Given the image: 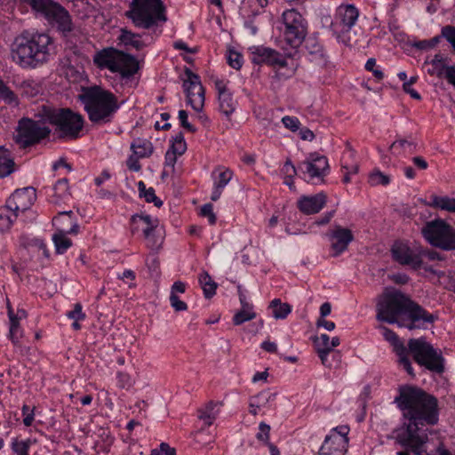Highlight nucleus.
I'll return each instance as SVG.
<instances>
[{
	"label": "nucleus",
	"instance_id": "f257e3e1",
	"mask_svg": "<svg viewBox=\"0 0 455 455\" xmlns=\"http://www.w3.org/2000/svg\"><path fill=\"white\" fill-rule=\"evenodd\" d=\"M395 402L403 416V426L396 431L395 442L416 455H428L425 427L438 423L437 398L419 387L404 386L400 388Z\"/></svg>",
	"mask_w": 455,
	"mask_h": 455
},
{
	"label": "nucleus",
	"instance_id": "f03ea898",
	"mask_svg": "<svg viewBox=\"0 0 455 455\" xmlns=\"http://www.w3.org/2000/svg\"><path fill=\"white\" fill-rule=\"evenodd\" d=\"M377 319L409 330L426 329L437 318L399 291L385 292L377 304Z\"/></svg>",
	"mask_w": 455,
	"mask_h": 455
},
{
	"label": "nucleus",
	"instance_id": "7ed1b4c3",
	"mask_svg": "<svg viewBox=\"0 0 455 455\" xmlns=\"http://www.w3.org/2000/svg\"><path fill=\"white\" fill-rule=\"evenodd\" d=\"M78 99L89 120L95 125L111 123L120 108L117 97L110 91L98 85L83 87Z\"/></svg>",
	"mask_w": 455,
	"mask_h": 455
},
{
	"label": "nucleus",
	"instance_id": "20e7f679",
	"mask_svg": "<svg viewBox=\"0 0 455 455\" xmlns=\"http://www.w3.org/2000/svg\"><path fill=\"white\" fill-rule=\"evenodd\" d=\"M52 39L44 33L20 36L12 44L13 60L23 68H36L48 62Z\"/></svg>",
	"mask_w": 455,
	"mask_h": 455
},
{
	"label": "nucleus",
	"instance_id": "39448f33",
	"mask_svg": "<svg viewBox=\"0 0 455 455\" xmlns=\"http://www.w3.org/2000/svg\"><path fill=\"white\" fill-rule=\"evenodd\" d=\"M124 16L138 29L160 34L168 20L166 6L162 0H132Z\"/></svg>",
	"mask_w": 455,
	"mask_h": 455
},
{
	"label": "nucleus",
	"instance_id": "423d86ee",
	"mask_svg": "<svg viewBox=\"0 0 455 455\" xmlns=\"http://www.w3.org/2000/svg\"><path fill=\"white\" fill-rule=\"evenodd\" d=\"M43 111L48 123L55 126L60 139L76 140L81 136L84 124V118L81 114L69 108L55 109L45 106L43 107Z\"/></svg>",
	"mask_w": 455,
	"mask_h": 455
},
{
	"label": "nucleus",
	"instance_id": "0eeeda50",
	"mask_svg": "<svg viewBox=\"0 0 455 455\" xmlns=\"http://www.w3.org/2000/svg\"><path fill=\"white\" fill-rule=\"evenodd\" d=\"M37 116L38 120L28 117L19 120L14 140L21 148L34 146L49 138L52 131L46 125L48 120L45 119V113L42 110Z\"/></svg>",
	"mask_w": 455,
	"mask_h": 455
},
{
	"label": "nucleus",
	"instance_id": "6e6552de",
	"mask_svg": "<svg viewBox=\"0 0 455 455\" xmlns=\"http://www.w3.org/2000/svg\"><path fill=\"white\" fill-rule=\"evenodd\" d=\"M407 351L419 366L434 373L443 372L444 358L442 352L435 349L425 338L411 339Z\"/></svg>",
	"mask_w": 455,
	"mask_h": 455
},
{
	"label": "nucleus",
	"instance_id": "1a4fd4ad",
	"mask_svg": "<svg viewBox=\"0 0 455 455\" xmlns=\"http://www.w3.org/2000/svg\"><path fill=\"white\" fill-rule=\"evenodd\" d=\"M31 9L47 21L57 27L67 36L73 29L71 16L68 12L54 0H27Z\"/></svg>",
	"mask_w": 455,
	"mask_h": 455
},
{
	"label": "nucleus",
	"instance_id": "9d476101",
	"mask_svg": "<svg viewBox=\"0 0 455 455\" xmlns=\"http://www.w3.org/2000/svg\"><path fill=\"white\" fill-rule=\"evenodd\" d=\"M283 33L285 43L293 50L299 48L304 42L307 33L306 19L295 9H289L281 16Z\"/></svg>",
	"mask_w": 455,
	"mask_h": 455
},
{
	"label": "nucleus",
	"instance_id": "9b49d317",
	"mask_svg": "<svg viewBox=\"0 0 455 455\" xmlns=\"http://www.w3.org/2000/svg\"><path fill=\"white\" fill-rule=\"evenodd\" d=\"M424 238L433 246L443 250H455V229L443 220L426 223L422 228Z\"/></svg>",
	"mask_w": 455,
	"mask_h": 455
},
{
	"label": "nucleus",
	"instance_id": "f8f14e48",
	"mask_svg": "<svg viewBox=\"0 0 455 455\" xmlns=\"http://www.w3.org/2000/svg\"><path fill=\"white\" fill-rule=\"evenodd\" d=\"M348 433L347 426L332 428L326 435L319 450V455H345L348 446Z\"/></svg>",
	"mask_w": 455,
	"mask_h": 455
},
{
	"label": "nucleus",
	"instance_id": "ddd939ff",
	"mask_svg": "<svg viewBox=\"0 0 455 455\" xmlns=\"http://www.w3.org/2000/svg\"><path fill=\"white\" fill-rule=\"evenodd\" d=\"M394 259L401 265L410 266L413 269L420 268L422 265L423 248L420 245L395 242L391 249Z\"/></svg>",
	"mask_w": 455,
	"mask_h": 455
},
{
	"label": "nucleus",
	"instance_id": "4468645a",
	"mask_svg": "<svg viewBox=\"0 0 455 455\" xmlns=\"http://www.w3.org/2000/svg\"><path fill=\"white\" fill-rule=\"evenodd\" d=\"M187 78L183 82V88L186 92L188 103L196 112H202L204 106V88L203 87L200 77L187 68L185 71Z\"/></svg>",
	"mask_w": 455,
	"mask_h": 455
},
{
	"label": "nucleus",
	"instance_id": "2eb2a0df",
	"mask_svg": "<svg viewBox=\"0 0 455 455\" xmlns=\"http://www.w3.org/2000/svg\"><path fill=\"white\" fill-rule=\"evenodd\" d=\"M250 58L256 65L267 64L283 68L287 66L286 59L277 51L262 45H252L248 48Z\"/></svg>",
	"mask_w": 455,
	"mask_h": 455
},
{
	"label": "nucleus",
	"instance_id": "dca6fc26",
	"mask_svg": "<svg viewBox=\"0 0 455 455\" xmlns=\"http://www.w3.org/2000/svg\"><path fill=\"white\" fill-rule=\"evenodd\" d=\"M298 169L304 175L307 176V181H311L314 179L323 180L329 172L328 159L318 153H313L299 165Z\"/></svg>",
	"mask_w": 455,
	"mask_h": 455
},
{
	"label": "nucleus",
	"instance_id": "f3484780",
	"mask_svg": "<svg viewBox=\"0 0 455 455\" xmlns=\"http://www.w3.org/2000/svg\"><path fill=\"white\" fill-rule=\"evenodd\" d=\"M379 329L384 339L394 347V351L398 356V363L407 371L409 375L414 376L413 368L408 356V351L403 341L400 340L396 333L392 330L385 326H380Z\"/></svg>",
	"mask_w": 455,
	"mask_h": 455
},
{
	"label": "nucleus",
	"instance_id": "a211bd4d",
	"mask_svg": "<svg viewBox=\"0 0 455 455\" xmlns=\"http://www.w3.org/2000/svg\"><path fill=\"white\" fill-rule=\"evenodd\" d=\"M36 198V190L28 187L15 190L7 199L6 204L19 216L20 212H25L31 208Z\"/></svg>",
	"mask_w": 455,
	"mask_h": 455
},
{
	"label": "nucleus",
	"instance_id": "6ab92c4d",
	"mask_svg": "<svg viewBox=\"0 0 455 455\" xmlns=\"http://www.w3.org/2000/svg\"><path fill=\"white\" fill-rule=\"evenodd\" d=\"M331 243V255L338 257L347 250L348 244L354 240V235L349 228L336 226L327 233Z\"/></svg>",
	"mask_w": 455,
	"mask_h": 455
},
{
	"label": "nucleus",
	"instance_id": "aec40b11",
	"mask_svg": "<svg viewBox=\"0 0 455 455\" xmlns=\"http://www.w3.org/2000/svg\"><path fill=\"white\" fill-rule=\"evenodd\" d=\"M149 34L143 33H134L127 28L121 29V34L119 36V40L125 45L131 46L136 50H141L149 44H151L155 37H157L161 35L155 34L151 30H148Z\"/></svg>",
	"mask_w": 455,
	"mask_h": 455
},
{
	"label": "nucleus",
	"instance_id": "412c9836",
	"mask_svg": "<svg viewBox=\"0 0 455 455\" xmlns=\"http://www.w3.org/2000/svg\"><path fill=\"white\" fill-rule=\"evenodd\" d=\"M215 89L218 92V101L220 111L229 117L236 108V101L232 93L228 89V83L221 79L214 81Z\"/></svg>",
	"mask_w": 455,
	"mask_h": 455
},
{
	"label": "nucleus",
	"instance_id": "4be33fe9",
	"mask_svg": "<svg viewBox=\"0 0 455 455\" xmlns=\"http://www.w3.org/2000/svg\"><path fill=\"white\" fill-rule=\"evenodd\" d=\"M116 56L112 73H118L122 78H130L139 71V61L134 56L122 51Z\"/></svg>",
	"mask_w": 455,
	"mask_h": 455
},
{
	"label": "nucleus",
	"instance_id": "5701e85b",
	"mask_svg": "<svg viewBox=\"0 0 455 455\" xmlns=\"http://www.w3.org/2000/svg\"><path fill=\"white\" fill-rule=\"evenodd\" d=\"M299 210L307 215L318 213L326 204V196L318 193L313 196H303L298 201Z\"/></svg>",
	"mask_w": 455,
	"mask_h": 455
},
{
	"label": "nucleus",
	"instance_id": "b1692460",
	"mask_svg": "<svg viewBox=\"0 0 455 455\" xmlns=\"http://www.w3.org/2000/svg\"><path fill=\"white\" fill-rule=\"evenodd\" d=\"M212 176L214 180V188L211 199L212 201H217L220 197L223 188L232 179L233 172L229 169L218 167L212 172Z\"/></svg>",
	"mask_w": 455,
	"mask_h": 455
},
{
	"label": "nucleus",
	"instance_id": "393cba45",
	"mask_svg": "<svg viewBox=\"0 0 455 455\" xmlns=\"http://www.w3.org/2000/svg\"><path fill=\"white\" fill-rule=\"evenodd\" d=\"M276 394L267 390L259 392L249 399V412L256 416L264 408H269L271 403L275 399Z\"/></svg>",
	"mask_w": 455,
	"mask_h": 455
},
{
	"label": "nucleus",
	"instance_id": "a878e982",
	"mask_svg": "<svg viewBox=\"0 0 455 455\" xmlns=\"http://www.w3.org/2000/svg\"><path fill=\"white\" fill-rule=\"evenodd\" d=\"M359 16V12L353 4L340 5L337 9L336 19L343 26V30L348 31L355 26Z\"/></svg>",
	"mask_w": 455,
	"mask_h": 455
},
{
	"label": "nucleus",
	"instance_id": "bb28decb",
	"mask_svg": "<svg viewBox=\"0 0 455 455\" xmlns=\"http://www.w3.org/2000/svg\"><path fill=\"white\" fill-rule=\"evenodd\" d=\"M118 52L119 51L113 47L102 49L93 56V62L100 68H108L112 71L115 68L114 64Z\"/></svg>",
	"mask_w": 455,
	"mask_h": 455
},
{
	"label": "nucleus",
	"instance_id": "cd10ccee",
	"mask_svg": "<svg viewBox=\"0 0 455 455\" xmlns=\"http://www.w3.org/2000/svg\"><path fill=\"white\" fill-rule=\"evenodd\" d=\"M424 65L427 67V72L430 76H435L439 78L445 76L446 70L450 67L448 66L447 58L442 53L435 54L430 60H427Z\"/></svg>",
	"mask_w": 455,
	"mask_h": 455
},
{
	"label": "nucleus",
	"instance_id": "c85d7f7f",
	"mask_svg": "<svg viewBox=\"0 0 455 455\" xmlns=\"http://www.w3.org/2000/svg\"><path fill=\"white\" fill-rule=\"evenodd\" d=\"M220 403L209 402L204 407L198 409V419L203 420L206 426H211L220 413Z\"/></svg>",
	"mask_w": 455,
	"mask_h": 455
},
{
	"label": "nucleus",
	"instance_id": "c756f323",
	"mask_svg": "<svg viewBox=\"0 0 455 455\" xmlns=\"http://www.w3.org/2000/svg\"><path fill=\"white\" fill-rule=\"evenodd\" d=\"M305 49L310 56L311 61L324 62V51L317 38L309 36L305 38Z\"/></svg>",
	"mask_w": 455,
	"mask_h": 455
},
{
	"label": "nucleus",
	"instance_id": "7c9ffc66",
	"mask_svg": "<svg viewBox=\"0 0 455 455\" xmlns=\"http://www.w3.org/2000/svg\"><path fill=\"white\" fill-rule=\"evenodd\" d=\"M15 172V163L11 152L0 147V178L10 176Z\"/></svg>",
	"mask_w": 455,
	"mask_h": 455
},
{
	"label": "nucleus",
	"instance_id": "2f4dec72",
	"mask_svg": "<svg viewBox=\"0 0 455 455\" xmlns=\"http://www.w3.org/2000/svg\"><path fill=\"white\" fill-rule=\"evenodd\" d=\"M131 149L133 154L139 157H149L154 152V147L151 141L147 139L137 138L131 144Z\"/></svg>",
	"mask_w": 455,
	"mask_h": 455
},
{
	"label": "nucleus",
	"instance_id": "473e14b6",
	"mask_svg": "<svg viewBox=\"0 0 455 455\" xmlns=\"http://www.w3.org/2000/svg\"><path fill=\"white\" fill-rule=\"evenodd\" d=\"M8 316L10 320V326H9V339L12 340V342L14 345H18L20 342V339L23 336V331L20 328V322L18 321L17 317L14 316L13 311L11 309V307L8 308Z\"/></svg>",
	"mask_w": 455,
	"mask_h": 455
},
{
	"label": "nucleus",
	"instance_id": "72a5a7b5",
	"mask_svg": "<svg viewBox=\"0 0 455 455\" xmlns=\"http://www.w3.org/2000/svg\"><path fill=\"white\" fill-rule=\"evenodd\" d=\"M52 242L58 254H63L72 246V241L67 237L65 230L60 228L52 235Z\"/></svg>",
	"mask_w": 455,
	"mask_h": 455
},
{
	"label": "nucleus",
	"instance_id": "f704fd0d",
	"mask_svg": "<svg viewBox=\"0 0 455 455\" xmlns=\"http://www.w3.org/2000/svg\"><path fill=\"white\" fill-rule=\"evenodd\" d=\"M355 156V152L352 149H349L346 151L341 158V166L343 169L346 170V173L343 177V181L345 183H348L350 181V175L355 174L358 172V164H350L348 163L349 159H352Z\"/></svg>",
	"mask_w": 455,
	"mask_h": 455
},
{
	"label": "nucleus",
	"instance_id": "c9c22d12",
	"mask_svg": "<svg viewBox=\"0 0 455 455\" xmlns=\"http://www.w3.org/2000/svg\"><path fill=\"white\" fill-rule=\"evenodd\" d=\"M199 283L206 299L212 298L216 293L217 283L212 279L208 272L203 271L198 277Z\"/></svg>",
	"mask_w": 455,
	"mask_h": 455
},
{
	"label": "nucleus",
	"instance_id": "e433bc0d",
	"mask_svg": "<svg viewBox=\"0 0 455 455\" xmlns=\"http://www.w3.org/2000/svg\"><path fill=\"white\" fill-rule=\"evenodd\" d=\"M137 186L140 197H143L147 203H153L158 208L163 205V201L156 196V191L153 188H147L146 184L142 180L139 181Z\"/></svg>",
	"mask_w": 455,
	"mask_h": 455
},
{
	"label": "nucleus",
	"instance_id": "4c0bfd02",
	"mask_svg": "<svg viewBox=\"0 0 455 455\" xmlns=\"http://www.w3.org/2000/svg\"><path fill=\"white\" fill-rule=\"evenodd\" d=\"M17 217L18 215L6 204L0 207V231L9 230Z\"/></svg>",
	"mask_w": 455,
	"mask_h": 455
},
{
	"label": "nucleus",
	"instance_id": "58836bf2",
	"mask_svg": "<svg viewBox=\"0 0 455 455\" xmlns=\"http://www.w3.org/2000/svg\"><path fill=\"white\" fill-rule=\"evenodd\" d=\"M256 317V313L253 310L252 304H245L241 307V309L237 311L233 317V323L235 325H241L242 323L251 321Z\"/></svg>",
	"mask_w": 455,
	"mask_h": 455
},
{
	"label": "nucleus",
	"instance_id": "ea45409f",
	"mask_svg": "<svg viewBox=\"0 0 455 455\" xmlns=\"http://www.w3.org/2000/svg\"><path fill=\"white\" fill-rule=\"evenodd\" d=\"M269 308L272 309V315L275 319H284L291 311V307L288 303H282L279 299H273Z\"/></svg>",
	"mask_w": 455,
	"mask_h": 455
},
{
	"label": "nucleus",
	"instance_id": "a19ab883",
	"mask_svg": "<svg viewBox=\"0 0 455 455\" xmlns=\"http://www.w3.org/2000/svg\"><path fill=\"white\" fill-rule=\"evenodd\" d=\"M434 207L455 212V199L447 196H432V204Z\"/></svg>",
	"mask_w": 455,
	"mask_h": 455
},
{
	"label": "nucleus",
	"instance_id": "79ce46f5",
	"mask_svg": "<svg viewBox=\"0 0 455 455\" xmlns=\"http://www.w3.org/2000/svg\"><path fill=\"white\" fill-rule=\"evenodd\" d=\"M31 446V440H18L14 438L12 442V450L16 455H29L28 451Z\"/></svg>",
	"mask_w": 455,
	"mask_h": 455
},
{
	"label": "nucleus",
	"instance_id": "37998d69",
	"mask_svg": "<svg viewBox=\"0 0 455 455\" xmlns=\"http://www.w3.org/2000/svg\"><path fill=\"white\" fill-rule=\"evenodd\" d=\"M399 148L408 153H413L417 150V144L412 140L398 139L392 143L391 149L397 151Z\"/></svg>",
	"mask_w": 455,
	"mask_h": 455
},
{
	"label": "nucleus",
	"instance_id": "c03bdc74",
	"mask_svg": "<svg viewBox=\"0 0 455 455\" xmlns=\"http://www.w3.org/2000/svg\"><path fill=\"white\" fill-rule=\"evenodd\" d=\"M169 150L175 153L178 156L183 155L187 150V144L184 140L182 132H179L169 148Z\"/></svg>",
	"mask_w": 455,
	"mask_h": 455
},
{
	"label": "nucleus",
	"instance_id": "a18cd8bd",
	"mask_svg": "<svg viewBox=\"0 0 455 455\" xmlns=\"http://www.w3.org/2000/svg\"><path fill=\"white\" fill-rule=\"evenodd\" d=\"M156 229H143L146 243L151 250H158L163 243L162 238L156 236Z\"/></svg>",
	"mask_w": 455,
	"mask_h": 455
},
{
	"label": "nucleus",
	"instance_id": "49530a36",
	"mask_svg": "<svg viewBox=\"0 0 455 455\" xmlns=\"http://www.w3.org/2000/svg\"><path fill=\"white\" fill-rule=\"evenodd\" d=\"M57 199H63L69 195L68 180L66 178L59 180L53 187Z\"/></svg>",
	"mask_w": 455,
	"mask_h": 455
},
{
	"label": "nucleus",
	"instance_id": "de8ad7c7",
	"mask_svg": "<svg viewBox=\"0 0 455 455\" xmlns=\"http://www.w3.org/2000/svg\"><path fill=\"white\" fill-rule=\"evenodd\" d=\"M369 182L371 186H387L390 183V178L379 170H375L370 174Z\"/></svg>",
	"mask_w": 455,
	"mask_h": 455
},
{
	"label": "nucleus",
	"instance_id": "09e8293b",
	"mask_svg": "<svg viewBox=\"0 0 455 455\" xmlns=\"http://www.w3.org/2000/svg\"><path fill=\"white\" fill-rule=\"evenodd\" d=\"M0 98L10 105L19 104L17 96L4 83L0 85Z\"/></svg>",
	"mask_w": 455,
	"mask_h": 455
},
{
	"label": "nucleus",
	"instance_id": "8fccbe9b",
	"mask_svg": "<svg viewBox=\"0 0 455 455\" xmlns=\"http://www.w3.org/2000/svg\"><path fill=\"white\" fill-rule=\"evenodd\" d=\"M131 220L133 224H136L139 220L142 221L145 224V227L143 228V229L152 230V229H156V226H157V224H156L157 221L153 220L149 215L135 214L132 217Z\"/></svg>",
	"mask_w": 455,
	"mask_h": 455
},
{
	"label": "nucleus",
	"instance_id": "3c124183",
	"mask_svg": "<svg viewBox=\"0 0 455 455\" xmlns=\"http://www.w3.org/2000/svg\"><path fill=\"white\" fill-rule=\"evenodd\" d=\"M228 63L231 68L239 70L243 66L242 54L236 51H229L228 55Z\"/></svg>",
	"mask_w": 455,
	"mask_h": 455
},
{
	"label": "nucleus",
	"instance_id": "603ef678",
	"mask_svg": "<svg viewBox=\"0 0 455 455\" xmlns=\"http://www.w3.org/2000/svg\"><path fill=\"white\" fill-rule=\"evenodd\" d=\"M21 89L22 94L27 97L32 98L39 93V88L33 81H24Z\"/></svg>",
	"mask_w": 455,
	"mask_h": 455
},
{
	"label": "nucleus",
	"instance_id": "864d4df0",
	"mask_svg": "<svg viewBox=\"0 0 455 455\" xmlns=\"http://www.w3.org/2000/svg\"><path fill=\"white\" fill-rule=\"evenodd\" d=\"M270 429L271 428L269 425H267L265 422H260L259 425V432L256 435V438L267 445V443H269Z\"/></svg>",
	"mask_w": 455,
	"mask_h": 455
},
{
	"label": "nucleus",
	"instance_id": "5fc2aeb1",
	"mask_svg": "<svg viewBox=\"0 0 455 455\" xmlns=\"http://www.w3.org/2000/svg\"><path fill=\"white\" fill-rule=\"evenodd\" d=\"M441 36L451 44L455 51V27L451 25L443 27Z\"/></svg>",
	"mask_w": 455,
	"mask_h": 455
},
{
	"label": "nucleus",
	"instance_id": "6e6d98bb",
	"mask_svg": "<svg viewBox=\"0 0 455 455\" xmlns=\"http://www.w3.org/2000/svg\"><path fill=\"white\" fill-rule=\"evenodd\" d=\"M282 123L283 125L291 130V132H296L299 129L300 122L295 116H285L282 118Z\"/></svg>",
	"mask_w": 455,
	"mask_h": 455
},
{
	"label": "nucleus",
	"instance_id": "4d7b16f0",
	"mask_svg": "<svg viewBox=\"0 0 455 455\" xmlns=\"http://www.w3.org/2000/svg\"><path fill=\"white\" fill-rule=\"evenodd\" d=\"M375 67H376V60L374 58H371L366 61L365 69L372 72L374 77L378 81H380L384 77V74L380 69L376 68Z\"/></svg>",
	"mask_w": 455,
	"mask_h": 455
},
{
	"label": "nucleus",
	"instance_id": "13d9d810",
	"mask_svg": "<svg viewBox=\"0 0 455 455\" xmlns=\"http://www.w3.org/2000/svg\"><path fill=\"white\" fill-rule=\"evenodd\" d=\"M201 215L208 218L209 223L214 225L216 223V216L213 212V206L212 204H205L201 208Z\"/></svg>",
	"mask_w": 455,
	"mask_h": 455
},
{
	"label": "nucleus",
	"instance_id": "bf43d9fd",
	"mask_svg": "<svg viewBox=\"0 0 455 455\" xmlns=\"http://www.w3.org/2000/svg\"><path fill=\"white\" fill-rule=\"evenodd\" d=\"M331 340L327 334H322L315 340V346L318 351H331Z\"/></svg>",
	"mask_w": 455,
	"mask_h": 455
},
{
	"label": "nucleus",
	"instance_id": "052dcab7",
	"mask_svg": "<svg viewBox=\"0 0 455 455\" xmlns=\"http://www.w3.org/2000/svg\"><path fill=\"white\" fill-rule=\"evenodd\" d=\"M23 424L26 427H30L34 421V408H30L28 405L24 404L22 406Z\"/></svg>",
	"mask_w": 455,
	"mask_h": 455
},
{
	"label": "nucleus",
	"instance_id": "680f3d73",
	"mask_svg": "<svg viewBox=\"0 0 455 455\" xmlns=\"http://www.w3.org/2000/svg\"><path fill=\"white\" fill-rule=\"evenodd\" d=\"M170 303L175 311H185L188 308L187 303L180 300L177 294H173V292L170 294Z\"/></svg>",
	"mask_w": 455,
	"mask_h": 455
},
{
	"label": "nucleus",
	"instance_id": "e2e57ef3",
	"mask_svg": "<svg viewBox=\"0 0 455 455\" xmlns=\"http://www.w3.org/2000/svg\"><path fill=\"white\" fill-rule=\"evenodd\" d=\"M67 316L69 319H73L76 321H81L85 318V314L82 311V306L79 303H76L74 307L73 310H70L67 313Z\"/></svg>",
	"mask_w": 455,
	"mask_h": 455
},
{
	"label": "nucleus",
	"instance_id": "0e129e2a",
	"mask_svg": "<svg viewBox=\"0 0 455 455\" xmlns=\"http://www.w3.org/2000/svg\"><path fill=\"white\" fill-rule=\"evenodd\" d=\"M188 112L186 110H180L179 111V120L180 122V125L188 130L190 132H196V129L194 125L188 123Z\"/></svg>",
	"mask_w": 455,
	"mask_h": 455
},
{
	"label": "nucleus",
	"instance_id": "69168bd1",
	"mask_svg": "<svg viewBox=\"0 0 455 455\" xmlns=\"http://www.w3.org/2000/svg\"><path fill=\"white\" fill-rule=\"evenodd\" d=\"M139 157L135 154H132L129 156V158L126 161L127 167L130 171L132 172H140L141 170V165L139 162Z\"/></svg>",
	"mask_w": 455,
	"mask_h": 455
},
{
	"label": "nucleus",
	"instance_id": "338daca9",
	"mask_svg": "<svg viewBox=\"0 0 455 455\" xmlns=\"http://www.w3.org/2000/svg\"><path fill=\"white\" fill-rule=\"evenodd\" d=\"M178 155L175 153L170 151L169 149L165 153L164 156V164L165 166L171 167L172 170H174L175 164L177 162Z\"/></svg>",
	"mask_w": 455,
	"mask_h": 455
},
{
	"label": "nucleus",
	"instance_id": "774afa93",
	"mask_svg": "<svg viewBox=\"0 0 455 455\" xmlns=\"http://www.w3.org/2000/svg\"><path fill=\"white\" fill-rule=\"evenodd\" d=\"M449 84L455 86V66H450L444 76Z\"/></svg>",
	"mask_w": 455,
	"mask_h": 455
}]
</instances>
